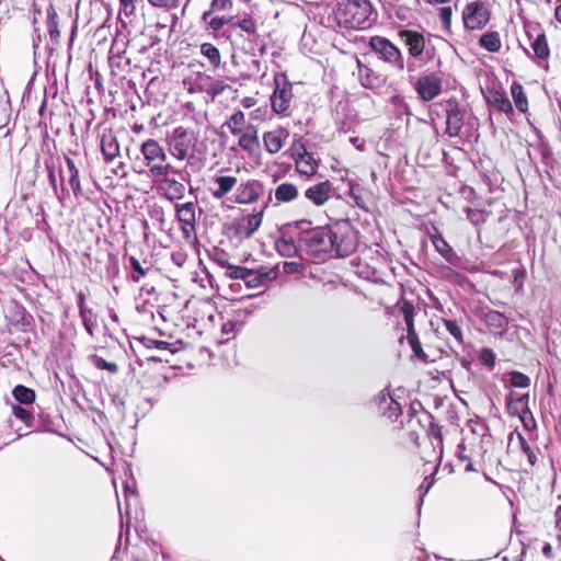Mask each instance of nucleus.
Masks as SVG:
<instances>
[{
  "mask_svg": "<svg viewBox=\"0 0 561 561\" xmlns=\"http://www.w3.org/2000/svg\"><path fill=\"white\" fill-rule=\"evenodd\" d=\"M308 220L297 221L299 228L300 256H306L314 263L325 262L332 257V239L329 226L310 227Z\"/></svg>",
  "mask_w": 561,
  "mask_h": 561,
  "instance_id": "obj_1",
  "label": "nucleus"
},
{
  "mask_svg": "<svg viewBox=\"0 0 561 561\" xmlns=\"http://www.w3.org/2000/svg\"><path fill=\"white\" fill-rule=\"evenodd\" d=\"M374 13L370 0H341L334 9V19L345 28L365 30L375 21Z\"/></svg>",
  "mask_w": 561,
  "mask_h": 561,
  "instance_id": "obj_2",
  "label": "nucleus"
},
{
  "mask_svg": "<svg viewBox=\"0 0 561 561\" xmlns=\"http://www.w3.org/2000/svg\"><path fill=\"white\" fill-rule=\"evenodd\" d=\"M333 243L332 255L345 257L351 255L358 245L357 231L348 221L329 226Z\"/></svg>",
  "mask_w": 561,
  "mask_h": 561,
  "instance_id": "obj_3",
  "label": "nucleus"
},
{
  "mask_svg": "<svg viewBox=\"0 0 561 561\" xmlns=\"http://www.w3.org/2000/svg\"><path fill=\"white\" fill-rule=\"evenodd\" d=\"M145 164L152 175L179 174L171 164L167 163V153L156 139H147L140 146Z\"/></svg>",
  "mask_w": 561,
  "mask_h": 561,
  "instance_id": "obj_4",
  "label": "nucleus"
},
{
  "mask_svg": "<svg viewBox=\"0 0 561 561\" xmlns=\"http://www.w3.org/2000/svg\"><path fill=\"white\" fill-rule=\"evenodd\" d=\"M197 142L196 134L183 126L173 129L168 137L170 153L178 160H185L194 157Z\"/></svg>",
  "mask_w": 561,
  "mask_h": 561,
  "instance_id": "obj_5",
  "label": "nucleus"
},
{
  "mask_svg": "<svg viewBox=\"0 0 561 561\" xmlns=\"http://www.w3.org/2000/svg\"><path fill=\"white\" fill-rule=\"evenodd\" d=\"M369 48L377 58L394 70L403 71L405 68L404 58L401 50L387 37L373 36L369 39Z\"/></svg>",
  "mask_w": 561,
  "mask_h": 561,
  "instance_id": "obj_6",
  "label": "nucleus"
},
{
  "mask_svg": "<svg viewBox=\"0 0 561 561\" xmlns=\"http://www.w3.org/2000/svg\"><path fill=\"white\" fill-rule=\"evenodd\" d=\"M275 90L271 96L272 108L277 114H287L291 99L293 85L285 73H277L274 77Z\"/></svg>",
  "mask_w": 561,
  "mask_h": 561,
  "instance_id": "obj_7",
  "label": "nucleus"
},
{
  "mask_svg": "<svg viewBox=\"0 0 561 561\" xmlns=\"http://www.w3.org/2000/svg\"><path fill=\"white\" fill-rule=\"evenodd\" d=\"M290 150L299 174L310 178L317 173L318 160L313 157V153L307 150L301 137L294 141Z\"/></svg>",
  "mask_w": 561,
  "mask_h": 561,
  "instance_id": "obj_8",
  "label": "nucleus"
},
{
  "mask_svg": "<svg viewBox=\"0 0 561 561\" xmlns=\"http://www.w3.org/2000/svg\"><path fill=\"white\" fill-rule=\"evenodd\" d=\"M490 11L481 0L469 2L462 11L463 25L468 30H481L490 21Z\"/></svg>",
  "mask_w": 561,
  "mask_h": 561,
  "instance_id": "obj_9",
  "label": "nucleus"
},
{
  "mask_svg": "<svg viewBox=\"0 0 561 561\" xmlns=\"http://www.w3.org/2000/svg\"><path fill=\"white\" fill-rule=\"evenodd\" d=\"M275 247L277 252L284 257L300 256L297 221L294 225H288L280 231V237L276 240Z\"/></svg>",
  "mask_w": 561,
  "mask_h": 561,
  "instance_id": "obj_10",
  "label": "nucleus"
},
{
  "mask_svg": "<svg viewBox=\"0 0 561 561\" xmlns=\"http://www.w3.org/2000/svg\"><path fill=\"white\" fill-rule=\"evenodd\" d=\"M47 178L54 195L58 202L64 205L70 194V190L66 186V175L60 165H56L53 161H45Z\"/></svg>",
  "mask_w": 561,
  "mask_h": 561,
  "instance_id": "obj_11",
  "label": "nucleus"
},
{
  "mask_svg": "<svg viewBox=\"0 0 561 561\" xmlns=\"http://www.w3.org/2000/svg\"><path fill=\"white\" fill-rule=\"evenodd\" d=\"M233 28H240L241 32L245 33L252 54L255 55V49L260 50V55L265 53V45L262 43L261 36L257 33V26L255 20L245 14L242 19L233 21Z\"/></svg>",
  "mask_w": 561,
  "mask_h": 561,
  "instance_id": "obj_12",
  "label": "nucleus"
},
{
  "mask_svg": "<svg viewBox=\"0 0 561 561\" xmlns=\"http://www.w3.org/2000/svg\"><path fill=\"white\" fill-rule=\"evenodd\" d=\"M420 99L428 102L434 100L442 91V79L434 72L421 76L413 82Z\"/></svg>",
  "mask_w": 561,
  "mask_h": 561,
  "instance_id": "obj_13",
  "label": "nucleus"
},
{
  "mask_svg": "<svg viewBox=\"0 0 561 561\" xmlns=\"http://www.w3.org/2000/svg\"><path fill=\"white\" fill-rule=\"evenodd\" d=\"M77 157L78 153L71 150L64 154L67 167V171L65 173V175H67V183L72 191L73 196L79 198L82 196V187L80 182L79 161L76 160Z\"/></svg>",
  "mask_w": 561,
  "mask_h": 561,
  "instance_id": "obj_14",
  "label": "nucleus"
},
{
  "mask_svg": "<svg viewBox=\"0 0 561 561\" xmlns=\"http://www.w3.org/2000/svg\"><path fill=\"white\" fill-rule=\"evenodd\" d=\"M484 99L490 106L496 108L497 111L507 115L513 114V105L508 100L505 91L500 85L493 84L486 87Z\"/></svg>",
  "mask_w": 561,
  "mask_h": 561,
  "instance_id": "obj_15",
  "label": "nucleus"
},
{
  "mask_svg": "<svg viewBox=\"0 0 561 561\" xmlns=\"http://www.w3.org/2000/svg\"><path fill=\"white\" fill-rule=\"evenodd\" d=\"M358 79L363 88L375 92L386 84V77L357 60Z\"/></svg>",
  "mask_w": 561,
  "mask_h": 561,
  "instance_id": "obj_16",
  "label": "nucleus"
},
{
  "mask_svg": "<svg viewBox=\"0 0 561 561\" xmlns=\"http://www.w3.org/2000/svg\"><path fill=\"white\" fill-rule=\"evenodd\" d=\"M233 20V16H217L210 12H204L201 16V22L204 25V30L213 34L215 37L224 36L228 38L229 34H227L226 31L221 32V30L227 24L232 27Z\"/></svg>",
  "mask_w": 561,
  "mask_h": 561,
  "instance_id": "obj_17",
  "label": "nucleus"
},
{
  "mask_svg": "<svg viewBox=\"0 0 561 561\" xmlns=\"http://www.w3.org/2000/svg\"><path fill=\"white\" fill-rule=\"evenodd\" d=\"M161 179L157 182L158 190L161 191L164 197L170 201H180L185 195V185L170 174L160 175Z\"/></svg>",
  "mask_w": 561,
  "mask_h": 561,
  "instance_id": "obj_18",
  "label": "nucleus"
},
{
  "mask_svg": "<svg viewBox=\"0 0 561 561\" xmlns=\"http://www.w3.org/2000/svg\"><path fill=\"white\" fill-rule=\"evenodd\" d=\"M398 35L408 47V51L411 57H422L426 49L425 37L423 34L413 30H401Z\"/></svg>",
  "mask_w": 561,
  "mask_h": 561,
  "instance_id": "obj_19",
  "label": "nucleus"
},
{
  "mask_svg": "<svg viewBox=\"0 0 561 561\" xmlns=\"http://www.w3.org/2000/svg\"><path fill=\"white\" fill-rule=\"evenodd\" d=\"M506 407L510 415L515 416V414H529L530 420L534 422L533 413L529 409V394L528 393H518L515 391H511L506 396Z\"/></svg>",
  "mask_w": 561,
  "mask_h": 561,
  "instance_id": "obj_20",
  "label": "nucleus"
},
{
  "mask_svg": "<svg viewBox=\"0 0 561 561\" xmlns=\"http://www.w3.org/2000/svg\"><path fill=\"white\" fill-rule=\"evenodd\" d=\"M263 193V185L256 180L247 181L237 190L236 202L238 204H250L260 197Z\"/></svg>",
  "mask_w": 561,
  "mask_h": 561,
  "instance_id": "obj_21",
  "label": "nucleus"
},
{
  "mask_svg": "<svg viewBox=\"0 0 561 561\" xmlns=\"http://www.w3.org/2000/svg\"><path fill=\"white\" fill-rule=\"evenodd\" d=\"M176 218L182 225V230L188 236L195 229V204L192 202L175 205Z\"/></svg>",
  "mask_w": 561,
  "mask_h": 561,
  "instance_id": "obj_22",
  "label": "nucleus"
},
{
  "mask_svg": "<svg viewBox=\"0 0 561 561\" xmlns=\"http://www.w3.org/2000/svg\"><path fill=\"white\" fill-rule=\"evenodd\" d=\"M465 112L457 103H449L446 117V133L449 137L459 135L463 125Z\"/></svg>",
  "mask_w": 561,
  "mask_h": 561,
  "instance_id": "obj_23",
  "label": "nucleus"
},
{
  "mask_svg": "<svg viewBox=\"0 0 561 561\" xmlns=\"http://www.w3.org/2000/svg\"><path fill=\"white\" fill-rule=\"evenodd\" d=\"M401 311L403 313L404 322L407 324L408 343L413 351L421 346V342H420L419 336L414 329V306H413V304L404 300L401 306Z\"/></svg>",
  "mask_w": 561,
  "mask_h": 561,
  "instance_id": "obj_24",
  "label": "nucleus"
},
{
  "mask_svg": "<svg viewBox=\"0 0 561 561\" xmlns=\"http://www.w3.org/2000/svg\"><path fill=\"white\" fill-rule=\"evenodd\" d=\"M401 311L403 313L404 322L407 324L408 343L413 351L421 346V342H420L419 336L414 329V306H413V304L404 300L401 306Z\"/></svg>",
  "mask_w": 561,
  "mask_h": 561,
  "instance_id": "obj_25",
  "label": "nucleus"
},
{
  "mask_svg": "<svg viewBox=\"0 0 561 561\" xmlns=\"http://www.w3.org/2000/svg\"><path fill=\"white\" fill-rule=\"evenodd\" d=\"M401 311L403 313L404 322L407 324L408 343L413 351L421 346V342H420L419 336L414 329V306H413V304L404 300L401 306Z\"/></svg>",
  "mask_w": 561,
  "mask_h": 561,
  "instance_id": "obj_26",
  "label": "nucleus"
},
{
  "mask_svg": "<svg viewBox=\"0 0 561 561\" xmlns=\"http://www.w3.org/2000/svg\"><path fill=\"white\" fill-rule=\"evenodd\" d=\"M332 183L324 181L317 183L305 191V197L316 206H322L331 196Z\"/></svg>",
  "mask_w": 561,
  "mask_h": 561,
  "instance_id": "obj_27",
  "label": "nucleus"
},
{
  "mask_svg": "<svg viewBox=\"0 0 561 561\" xmlns=\"http://www.w3.org/2000/svg\"><path fill=\"white\" fill-rule=\"evenodd\" d=\"M263 219V209L249 214L238 222L236 231L242 238H250L259 229Z\"/></svg>",
  "mask_w": 561,
  "mask_h": 561,
  "instance_id": "obj_28",
  "label": "nucleus"
},
{
  "mask_svg": "<svg viewBox=\"0 0 561 561\" xmlns=\"http://www.w3.org/2000/svg\"><path fill=\"white\" fill-rule=\"evenodd\" d=\"M288 136L289 133L285 128H277L264 133L263 142L266 151L272 154L277 153L282 149L284 141Z\"/></svg>",
  "mask_w": 561,
  "mask_h": 561,
  "instance_id": "obj_29",
  "label": "nucleus"
},
{
  "mask_svg": "<svg viewBox=\"0 0 561 561\" xmlns=\"http://www.w3.org/2000/svg\"><path fill=\"white\" fill-rule=\"evenodd\" d=\"M431 241L435 248V250L451 265H457L460 261V257L457 255L455 250L449 245V243L444 239L440 233L432 234Z\"/></svg>",
  "mask_w": 561,
  "mask_h": 561,
  "instance_id": "obj_30",
  "label": "nucleus"
},
{
  "mask_svg": "<svg viewBox=\"0 0 561 561\" xmlns=\"http://www.w3.org/2000/svg\"><path fill=\"white\" fill-rule=\"evenodd\" d=\"M101 150L105 161H113L119 156V144L113 130H106L101 137Z\"/></svg>",
  "mask_w": 561,
  "mask_h": 561,
  "instance_id": "obj_31",
  "label": "nucleus"
},
{
  "mask_svg": "<svg viewBox=\"0 0 561 561\" xmlns=\"http://www.w3.org/2000/svg\"><path fill=\"white\" fill-rule=\"evenodd\" d=\"M483 320L486 327L495 333L503 334L507 330L508 320L499 311L490 310L485 312Z\"/></svg>",
  "mask_w": 561,
  "mask_h": 561,
  "instance_id": "obj_32",
  "label": "nucleus"
},
{
  "mask_svg": "<svg viewBox=\"0 0 561 561\" xmlns=\"http://www.w3.org/2000/svg\"><path fill=\"white\" fill-rule=\"evenodd\" d=\"M271 279V272L247 268L242 282L248 288H259L261 286H264Z\"/></svg>",
  "mask_w": 561,
  "mask_h": 561,
  "instance_id": "obj_33",
  "label": "nucleus"
},
{
  "mask_svg": "<svg viewBox=\"0 0 561 561\" xmlns=\"http://www.w3.org/2000/svg\"><path fill=\"white\" fill-rule=\"evenodd\" d=\"M348 194L353 199L354 204L364 210H368L367 201L369 198V191L366 190L359 183H355L353 181L348 182Z\"/></svg>",
  "mask_w": 561,
  "mask_h": 561,
  "instance_id": "obj_34",
  "label": "nucleus"
},
{
  "mask_svg": "<svg viewBox=\"0 0 561 561\" xmlns=\"http://www.w3.org/2000/svg\"><path fill=\"white\" fill-rule=\"evenodd\" d=\"M530 46L534 50V56L537 58V64L541 66L542 62L547 61L550 55L546 34L539 33L531 42Z\"/></svg>",
  "mask_w": 561,
  "mask_h": 561,
  "instance_id": "obj_35",
  "label": "nucleus"
},
{
  "mask_svg": "<svg viewBox=\"0 0 561 561\" xmlns=\"http://www.w3.org/2000/svg\"><path fill=\"white\" fill-rule=\"evenodd\" d=\"M238 180L234 176L221 175L215 179L217 187L213 191L211 195L216 199L225 197L237 184Z\"/></svg>",
  "mask_w": 561,
  "mask_h": 561,
  "instance_id": "obj_36",
  "label": "nucleus"
},
{
  "mask_svg": "<svg viewBox=\"0 0 561 561\" xmlns=\"http://www.w3.org/2000/svg\"><path fill=\"white\" fill-rule=\"evenodd\" d=\"M511 95L514 101V104L516 108L520 113H527L528 112V99L526 96L524 87L517 82L514 81L511 85Z\"/></svg>",
  "mask_w": 561,
  "mask_h": 561,
  "instance_id": "obj_37",
  "label": "nucleus"
},
{
  "mask_svg": "<svg viewBox=\"0 0 561 561\" xmlns=\"http://www.w3.org/2000/svg\"><path fill=\"white\" fill-rule=\"evenodd\" d=\"M46 25L49 33L50 41L55 44L59 42L60 32L58 28V14L53 4L46 9Z\"/></svg>",
  "mask_w": 561,
  "mask_h": 561,
  "instance_id": "obj_38",
  "label": "nucleus"
},
{
  "mask_svg": "<svg viewBox=\"0 0 561 561\" xmlns=\"http://www.w3.org/2000/svg\"><path fill=\"white\" fill-rule=\"evenodd\" d=\"M238 144L243 150L252 154L260 147L256 130L253 127L248 128V130L240 136Z\"/></svg>",
  "mask_w": 561,
  "mask_h": 561,
  "instance_id": "obj_39",
  "label": "nucleus"
},
{
  "mask_svg": "<svg viewBox=\"0 0 561 561\" xmlns=\"http://www.w3.org/2000/svg\"><path fill=\"white\" fill-rule=\"evenodd\" d=\"M479 45L490 53H497L501 49L499 32L492 31L484 33L479 39Z\"/></svg>",
  "mask_w": 561,
  "mask_h": 561,
  "instance_id": "obj_40",
  "label": "nucleus"
},
{
  "mask_svg": "<svg viewBox=\"0 0 561 561\" xmlns=\"http://www.w3.org/2000/svg\"><path fill=\"white\" fill-rule=\"evenodd\" d=\"M298 196L297 187L291 183H282L275 190V198L279 203H288Z\"/></svg>",
  "mask_w": 561,
  "mask_h": 561,
  "instance_id": "obj_41",
  "label": "nucleus"
},
{
  "mask_svg": "<svg viewBox=\"0 0 561 561\" xmlns=\"http://www.w3.org/2000/svg\"><path fill=\"white\" fill-rule=\"evenodd\" d=\"M13 398L21 404H32L35 401V391L23 385H18L12 390Z\"/></svg>",
  "mask_w": 561,
  "mask_h": 561,
  "instance_id": "obj_42",
  "label": "nucleus"
},
{
  "mask_svg": "<svg viewBox=\"0 0 561 561\" xmlns=\"http://www.w3.org/2000/svg\"><path fill=\"white\" fill-rule=\"evenodd\" d=\"M79 316L87 333L93 336L94 329L96 327V316L93 312L92 308L88 306L79 308Z\"/></svg>",
  "mask_w": 561,
  "mask_h": 561,
  "instance_id": "obj_43",
  "label": "nucleus"
},
{
  "mask_svg": "<svg viewBox=\"0 0 561 561\" xmlns=\"http://www.w3.org/2000/svg\"><path fill=\"white\" fill-rule=\"evenodd\" d=\"M201 54L206 57L213 68H218L221 62L219 49L211 43H204L201 45Z\"/></svg>",
  "mask_w": 561,
  "mask_h": 561,
  "instance_id": "obj_44",
  "label": "nucleus"
},
{
  "mask_svg": "<svg viewBox=\"0 0 561 561\" xmlns=\"http://www.w3.org/2000/svg\"><path fill=\"white\" fill-rule=\"evenodd\" d=\"M463 211L466 213L467 219L474 226L483 225L491 215L489 210L472 209L470 207H466Z\"/></svg>",
  "mask_w": 561,
  "mask_h": 561,
  "instance_id": "obj_45",
  "label": "nucleus"
},
{
  "mask_svg": "<svg viewBox=\"0 0 561 561\" xmlns=\"http://www.w3.org/2000/svg\"><path fill=\"white\" fill-rule=\"evenodd\" d=\"M88 360L92 363L98 369L107 370L110 374L115 375L118 373V365L114 362H106L104 358L96 354H91Z\"/></svg>",
  "mask_w": 561,
  "mask_h": 561,
  "instance_id": "obj_46",
  "label": "nucleus"
},
{
  "mask_svg": "<svg viewBox=\"0 0 561 561\" xmlns=\"http://www.w3.org/2000/svg\"><path fill=\"white\" fill-rule=\"evenodd\" d=\"M442 321H443L447 332L456 340L458 345H462L463 344V334H462V330H461L460 325L458 324V322L454 319H446V318H443Z\"/></svg>",
  "mask_w": 561,
  "mask_h": 561,
  "instance_id": "obj_47",
  "label": "nucleus"
},
{
  "mask_svg": "<svg viewBox=\"0 0 561 561\" xmlns=\"http://www.w3.org/2000/svg\"><path fill=\"white\" fill-rule=\"evenodd\" d=\"M13 415L22 421L27 427H32L34 425V415L33 412L27 408L21 407L19 404L12 405Z\"/></svg>",
  "mask_w": 561,
  "mask_h": 561,
  "instance_id": "obj_48",
  "label": "nucleus"
},
{
  "mask_svg": "<svg viewBox=\"0 0 561 561\" xmlns=\"http://www.w3.org/2000/svg\"><path fill=\"white\" fill-rule=\"evenodd\" d=\"M244 121H245V116L242 111H238V112L233 113L230 116L229 121L227 122V126H228L229 130L231 131V134H233V135L240 134L241 133L240 126H242L244 124Z\"/></svg>",
  "mask_w": 561,
  "mask_h": 561,
  "instance_id": "obj_49",
  "label": "nucleus"
},
{
  "mask_svg": "<svg viewBox=\"0 0 561 561\" xmlns=\"http://www.w3.org/2000/svg\"><path fill=\"white\" fill-rule=\"evenodd\" d=\"M510 383L514 388H528L530 386V378L517 370L508 373Z\"/></svg>",
  "mask_w": 561,
  "mask_h": 561,
  "instance_id": "obj_50",
  "label": "nucleus"
},
{
  "mask_svg": "<svg viewBox=\"0 0 561 561\" xmlns=\"http://www.w3.org/2000/svg\"><path fill=\"white\" fill-rule=\"evenodd\" d=\"M402 409L398 401H396L393 398L388 401L387 407L382 410L381 414L386 417H388L390 421H396L398 416L401 414Z\"/></svg>",
  "mask_w": 561,
  "mask_h": 561,
  "instance_id": "obj_51",
  "label": "nucleus"
},
{
  "mask_svg": "<svg viewBox=\"0 0 561 561\" xmlns=\"http://www.w3.org/2000/svg\"><path fill=\"white\" fill-rule=\"evenodd\" d=\"M469 426L471 427V432L473 434H478L480 436V442L482 444L490 443L492 436L488 433V427L483 423L474 422V426L470 421Z\"/></svg>",
  "mask_w": 561,
  "mask_h": 561,
  "instance_id": "obj_52",
  "label": "nucleus"
},
{
  "mask_svg": "<svg viewBox=\"0 0 561 561\" xmlns=\"http://www.w3.org/2000/svg\"><path fill=\"white\" fill-rule=\"evenodd\" d=\"M119 14L127 19L135 16L136 14V0H118Z\"/></svg>",
  "mask_w": 561,
  "mask_h": 561,
  "instance_id": "obj_53",
  "label": "nucleus"
},
{
  "mask_svg": "<svg viewBox=\"0 0 561 561\" xmlns=\"http://www.w3.org/2000/svg\"><path fill=\"white\" fill-rule=\"evenodd\" d=\"M518 442H519V445H520V449L526 455L527 457V460L529 462L530 466H534L536 465L537 462V455L536 453L533 450V448L529 446V444L527 443V440L525 439L524 436L522 435H518Z\"/></svg>",
  "mask_w": 561,
  "mask_h": 561,
  "instance_id": "obj_54",
  "label": "nucleus"
},
{
  "mask_svg": "<svg viewBox=\"0 0 561 561\" xmlns=\"http://www.w3.org/2000/svg\"><path fill=\"white\" fill-rule=\"evenodd\" d=\"M148 3L156 9L170 11L180 5V0H147Z\"/></svg>",
  "mask_w": 561,
  "mask_h": 561,
  "instance_id": "obj_55",
  "label": "nucleus"
},
{
  "mask_svg": "<svg viewBox=\"0 0 561 561\" xmlns=\"http://www.w3.org/2000/svg\"><path fill=\"white\" fill-rule=\"evenodd\" d=\"M232 0H211L209 9L205 12H224L230 10L232 8Z\"/></svg>",
  "mask_w": 561,
  "mask_h": 561,
  "instance_id": "obj_56",
  "label": "nucleus"
},
{
  "mask_svg": "<svg viewBox=\"0 0 561 561\" xmlns=\"http://www.w3.org/2000/svg\"><path fill=\"white\" fill-rule=\"evenodd\" d=\"M422 58L421 57H411L409 55L408 61H407V72L409 73V81L410 83L414 82V73L416 70L422 66Z\"/></svg>",
  "mask_w": 561,
  "mask_h": 561,
  "instance_id": "obj_57",
  "label": "nucleus"
},
{
  "mask_svg": "<svg viewBox=\"0 0 561 561\" xmlns=\"http://www.w3.org/2000/svg\"><path fill=\"white\" fill-rule=\"evenodd\" d=\"M129 263H130L131 268L136 273L131 276V279H133V282L138 283L141 277L146 276L147 270H145L140 265V262L135 256L129 257Z\"/></svg>",
  "mask_w": 561,
  "mask_h": 561,
  "instance_id": "obj_58",
  "label": "nucleus"
},
{
  "mask_svg": "<svg viewBox=\"0 0 561 561\" xmlns=\"http://www.w3.org/2000/svg\"><path fill=\"white\" fill-rule=\"evenodd\" d=\"M451 15H453L451 7H443V8H440V10H439V19H440V22H442V25H443L444 30H446V31H450Z\"/></svg>",
  "mask_w": 561,
  "mask_h": 561,
  "instance_id": "obj_59",
  "label": "nucleus"
},
{
  "mask_svg": "<svg viewBox=\"0 0 561 561\" xmlns=\"http://www.w3.org/2000/svg\"><path fill=\"white\" fill-rule=\"evenodd\" d=\"M245 272H247V267L229 264L226 270V275L232 279L242 280Z\"/></svg>",
  "mask_w": 561,
  "mask_h": 561,
  "instance_id": "obj_60",
  "label": "nucleus"
},
{
  "mask_svg": "<svg viewBox=\"0 0 561 561\" xmlns=\"http://www.w3.org/2000/svg\"><path fill=\"white\" fill-rule=\"evenodd\" d=\"M391 394L387 389L381 390L376 397L375 402L379 409V412L381 413L385 407H387L388 401L391 400Z\"/></svg>",
  "mask_w": 561,
  "mask_h": 561,
  "instance_id": "obj_61",
  "label": "nucleus"
},
{
  "mask_svg": "<svg viewBox=\"0 0 561 561\" xmlns=\"http://www.w3.org/2000/svg\"><path fill=\"white\" fill-rule=\"evenodd\" d=\"M482 363L484 365H486L488 367L490 368H493L494 365H495V355L493 353V351L491 348H483L481 351V356H480Z\"/></svg>",
  "mask_w": 561,
  "mask_h": 561,
  "instance_id": "obj_62",
  "label": "nucleus"
},
{
  "mask_svg": "<svg viewBox=\"0 0 561 561\" xmlns=\"http://www.w3.org/2000/svg\"><path fill=\"white\" fill-rule=\"evenodd\" d=\"M514 274V286L517 290L522 289L524 286L525 271L522 268H516L513 271Z\"/></svg>",
  "mask_w": 561,
  "mask_h": 561,
  "instance_id": "obj_63",
  "label": "nucleus"
},
{
  "mask_svg": "<svg viewBox=\"0 0 561 561\" xmlns=\"http://www.w3.org/2000/svg\"><path fill=\"white\" fill-rule=\"evenodd\" d=\"M171 344L167 341H160V340H149L148 344H147V347L148 348H151V347H154L157 350H161V351H165V350H169L171 352H173L171 348H170Z\"/></svg>",
  "mask_w": 561,
  "mask_h": 561,
  "instance_id": "obj_64",
  "label": "nucleus"
}]
</instances>
